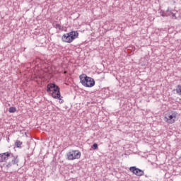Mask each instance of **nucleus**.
Masks as SVG:
<instances>
[{
	"label": "nucleus",
	"mask_w": 181,
	"mask_h": 181,
	"mask_svg": "<svg viewBox=\"0 0 181 181\" xmlns=\"http://www.w3.org/2000/svg\"><path fill=\"white\" fill-rule=\"evenodd\" d=\"M54 28H55V29H59V30H62V25H60V24H55L54 25Z\"/></svg>",
	"instance_id": "15"
},
{
	"label": "nucleus",
	"mask_w": 181,
	"mask_h": 181,
	"mask_svg": "<svg viewBox=\"0 0 181 181\" xmlns=\"http://www.w3.org/2000/svg\"><path fill=\"white\" fill-rule=\"evenodd\" d=\"M47 93H51L53 98L60 97V88L56 83H50L47 85Z\"/></svg>",
	"instance_id": "1"
},
{
	"label": "nucleus",
	"mask_w": 181,
	"mask_h": 181,
	"mask_svg": "<svg viewBox=\"0 0 181 181\" xmlns=\"http://www.w3.org/2000/svg\"><path fill=\"white\" fill-rule=\"evenodd\" d=\"M8 160L10 161L6 165V168H11L13 165H18V163H19L18 156H14L12 153L10 154V157H8Z\"/></svg>",
	"instance_id": "6"
},
{
	"label": "nucleus",
	"mask_w": 181,
	"mask_h": 181,
	"mask_svg": "<svg viewBox=\"0 0 181 181\" xmlns=\"http://www.w3.org/2000/svg\"><path fill=\"white\" fill-rule=\"evenodd\" d=\"M129 170L130 172L134 173V175H136V176H144V175H145V173L144 172V170L139 168H137L135 166L130 167Z\"/></svg>",
	"instance_id": "7"
},
{
	"label": "nucleus",
	"mask_w": 181,
	"mask_h": 181,
	"mask_svg": "<svg viewBox=\"0 0 181 181\" xmlns=\"http://www.w3.org/2000/svg\"><path fill=\"white\" fill-rule=\"evenodd\" d=\"M55 100H59V104H63V103H64V100L62 99L63 97H62V95L60 94L59 92V96H58V98H54Z\"/></svg>",
	"instance_id": "10"
},
{
	"label": "nucleus",
	"mask_w": 181,
	"mask_h": 181,
	"mask_svg": "<svg viewBox=\"0 0 181 181\" xmlns=\"http://www.w3.org/2000/svg\"><path fill=\"white\" fill-rule=\"evenodd\" d=\"M15 145L17 148H22V141H19V140H17L16 142H15Z\"/></svg>",
	"instance_id": "11"
},
{
	"label": "nucleus",
	"mask_w": 181,
	"mask_h": 181,
	"mask_svg": "<svg viewBox=\"0 0 181 181\" xmlns=\"http://www.w3.org/2000/svg\"><path fill=\"white\" fill-rule=\"evenodd\" d=\"M176 92H177V94H179L180 95H181V85H177L176 88Z\"/></svg>",
	"instance_id": "13"
},
{
	"label": "nucleus",
	"mask_w": 181,
	"mask_h": 181,
	"mask_svg": "<svg viewBox=\"0 0 181 181\" xmlns=\"http://www.w3.org/2000/svg\"><path fill=\"white\" fill-rule=\"evenodd\" d=\"M177 119V112H171L166 115V116L164 117V121L167 122V124H175Z\"/></svg>",
	"instance_id": "4"
},
{
	"label": "nucleus",
	"mask_w": 181,
	"mask_h": 181,
	"mask_svg": "<svg viewBox=\"0 0 181 181\" xmlns=\"http://www.w3.org/2000/svg\"><path fill=\"white\" fill-rule=\"evenodd\" d=\"M92 148L94 150L98 149V144H97L96 143L93 144V145L92 146Z\"/></svg>",
	"instance_id": "16"
},
{
	"label": "nucleus",
	"mask_w": 181,
	"mask_h": 181,
	"mask_svg": "<svg viewBox=\"0 0 181 181\" xmlns=\"http://www.w3.org/2000/svg\"><path fill=\"white\" fill-rule=\"evenodd\" d=\"M80 82L84 87H94L95 86V81L94 78L87 76L86 74H82L79 76Z\"/></svg>",
	"instance_id": "2"
},
{
	"label": "nucleus",
	"mask_w": 181,
	"mask_h": 181,
	"mask_svg": "<svg viewBox=\"0 0 181 181\" xmlns=\"http://www.w3.org/2000/svg\"><path fill=\"white\" fill-rule=\"evenodd\" d=\"M168 13H170V15H172V18L173 19H177V17H176V14L174 13L173 12H172V10L170 8V11L168 12Z\"/></svg>",
	"instance_id": "12"
},
{
	"label": "nucleus",
	"mask_w": 181,
	"mask_h": 181,
	"mask_svg": "<svg viewBox=\"0 0 181 181\" xmlns=\"http://www.w3.org/2000/svg\"><path fill=\"white\" fill-rule=\"evenodd\" d=\"M8 112L10 113H13V112H16V107H11L9 109H8Z\"/></svg>",
	"instance_id": "14"
},
{
	"label": "nucleus",
	"mask_w": 181,
	"mask_h": 181,
	"mask_svg": "<svg viewBox=\"0 0 181 181\" xmlns=\"http://www.w3.org/2000/svg\"><path fill=\"white\" fill-rule=\"evenodd\" d=\"M68 160H74V159H80L81 158V152L78 150H72L66 154Z\"/></svg>",
	"instance_id": "5"
},
{
	"label": "nucleus",
	"mask_w": 181,
	"mask_h": 181,
	"mask_svg": "<svg viewBox=\"0 0 181 181\" xmlns=\"http://www.w3.org/2000/svg\"><path fill=\"white\" fill-rule=\"evenodd\" d=\"M78 37V33L77 31H71L70 33L64 34L62 39L65 43H71L74 39H77Z\"/></svg>",
	"instance_id": "3"
},
{
	"label": "nucleus",
	"mask_w": 181,
	"mask_h": 181,
	"mask_svg": "<svg viewBox=\"0 0 181 181\" xmlns=\"http://www.w3.org/2000/svg\"><path fill=\"white\" fill-rule=\"evenodd\" d=\"M170 11V7H168L166 11H164L163 10H161L160 11V13L161 15V16H170V13H169V12Z\"/></svg>",
	"instance_id": "9"
},
{
	"label": "nucleus",
	"mask_w": 181,
	"mask_h": 181,
	"mask_svg": "<svg viewBox=\"0 0 181 181\" xmlns=\"http://www.w3.org/2000/svg\"><path fill=\"white\" fill-rule=\"evenodd\" d=\"M11 153L9 152H6L0 154V162H8L9 158L11 157Z\"/></svg>",
	"instance_id": "8"
}]
</instances>
